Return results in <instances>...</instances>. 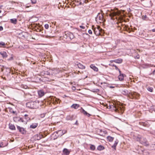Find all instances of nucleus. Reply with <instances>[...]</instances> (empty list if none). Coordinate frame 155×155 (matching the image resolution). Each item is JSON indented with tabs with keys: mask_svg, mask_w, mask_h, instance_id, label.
Here are the masks:
<instances>
[{
	"mask_svg": "<svg viewBox=\"0 0 155 155\" xmlns=\"http://www.w3.org/2000/svg\"><path fill=\"white\" fill-rule=\"evenodd\" d=\"M92 29L94 34L97 36L101 35V33H104V30L99 26H97V27L95 28L94 26H92Z\"/></svg>",
	"mask_w": 155,
	"mask_h": 155,
	"instance_id": "nucleus-1",
	"label": "nucleus"
},
{
	"mask_svg": "<svg viewBox=\"0 0 155 155\" xmlns=\"http://www.w3.org/2000/svg\"><path fill=\"white\" fill-rule=\"evenodd\" d=\"M38 103L36 101H31L26 103V105L27 107L31 108H36L38 107Z\"/></svg>",
	"mask_w": 155,
	"mask_h": 155,
	"instance_id": "nucleus-2",
	"label": "nucleus"
},
{
	"mask_svg": "<svg viewBox=\"0 0 155 155\" xmlns=\"http://www.w3.org/2000/svg\"><path fill=\"white\" fill-rule=\"evenodd\" d=\"M117 112L118 111L120 114H122L124 111V108L122 104L117 101Z\"/></svg>",
	"mask_w": 155,
	"mask_h": 155,
	"instance_id": "nucleus-3",
	"label": "nucleus"
},
{
	"mask_svg": "<svg viewBox=\"0 0 155 155\" xmlns=\"http://www.w3.org/2000/svg\"><path fill=\"white\" fill-rule=\"evenodd\" d=\"M96 21L97 22L101 23H103L105 20L103 18L102 15L99 14L96 18Z\"/></svg>",
	"mask_w": 155,
	"mask_h": 155,
	"instance_id": "nucleus-4",
	"label": "nucleus"
},
{
	"mask_svg": "<svg viewBox=\"0 0 155 155\" xmlns=\"http://www.w3.org/2000/svg\"><path fill=\"white\" fill-rule=\"evenodd\" d=\"M109 15L111 20H114L116 19V12L115 10H112L109 14Z\"/></svg>",
	"mask_w": 155,
	"mask_h": 155,
	"instance_id": "nucleus-5",
	"label": "nucleus"
},
{
	"mask_svg": "<svg viewBox=\"0 0 155 155\" xmlns=\"http://www.w3.org/2000/svg\"><path fill=\"white\" fill-rule=\"evenodd\" d=\"M65 36L64 37L67 38L69 37L70 39H73L74 37L73 34L70 32H65Z\"/></svg>",
	"mask_w": 155,
	"mask_h": 155,
	"instance_id": "nucleus-6",
	"label": "nucleus"
},
{
	"mask_svg": "<svg viewBox=\"0 0 155 155\" xmlns=\"http://www.w3.org/2000/svg\"><path fill=\"white\" fill-rule=\"evenodd\" d=\"M117 70L119 71V75L118 76V79L120 81H123L124 79V74H121V72L119 69L117 68Z\"/></svg>",
	"mask_w": 155,
	"mask_h": 155,
	"instance_id": "nucleus-7",
	"label": "nucleus"
},
{
	"mask_svg": "<svg viewBox=\"0 0 155 155\" xmlns=\"http://www.w3.org/2000/svg\"><path fill=\"white\" fill-rule=\"evenodd\" d=\"M140 143L143 144L145 146H147L148 145V144L147 143V141L146 139L143 138H141V141L140 142Z\"/></svg>",
	"mask_w": 155,
	"mask_h": 155,
	"instance_id": "nucleus-8",
	"label": "nucleus"
},
{
	"mask_svg": "<svg viewBox=\"0 0 155 155\" xmlns=\"http://www.w3.org/2000/svg\"><path fill=\"white\" fill-rule=\"evenodd\" d=\"M130 95L133 96V97H135L136 99H138L140 96L139 94L136 92L132 93Z\"/></svg>",
	"mask_w": 155,
	"mask_h": 155,
	"instance_id": "nucleus-9",
	"label": "nucleus"
},
{
	"mask_svg": "<svg viewBox=\"0 0 155 155\" xmlns=\"http://www.w3.org/2000/svg\"><path fill=\"white\" fill-rule=\"evenodd\" d=\"M14 120L15 122H17L18 121H21L22 122H24V120H23L22 118H19L18 117H15L14 118Z\"/></svg>",
	"mask_w": 155,
	"mask_h": 155,
	"instance_id": "nucleus-10",
	"label": "nucleus"
},
{
	"mask_svg": "<svg viewBox=\"0 0 155 155\" xmlns=\"http://www.w3.org/2000/svg\"><path fill=\"white\" fill-rule=\"evenodd\" d=\"M110 63L109 65L113 67H115V69H116V60H111L110 61Z\"/></svg>",
	"mask_w": 155,
	"mask_h": 155,
	"instance_id": "nucleus-11",
	"label": "nucleus"
},
{
	"mask_svg": "<svg viewBox=\"0 0 155 155\" xmlns=\"http://www.w3.org/2000/svg\"><path fill=\"white\" fill-rule=\"evenodd\" d=\"M18 129L19 130V131L22 134H24L25 133V131L23 127H21L19 126H18Z\"/></svg>",
	"mask_w": 155,
	"mask_h": 155,
	"instance_id": "nucleus-12",
	"label": "nucleus"
},
{
	"mask_svg": "<svg viewBox=\"0 0 155 155\" xmlns=\"http://www.w3.org/2000/svg\"><path fill=\"white\" fill-rule=\"evenodd\" d=\"M38 94L39 97H41L45 95V93L43 91L40 90L38 91Z\"/></svg>",
	"mask_w": 155,
	"mask_h": 155,
	"instance_id": "nucleus-13",
	"label": "nucleus"
},
{
	"mask_svg": "<svg viewBox=\"0 0 155 155\" xmlns=\"http://www.w3.org/2000/svg\"><path fill=\"white\" fill-rule=\"evenodd\" d=\"M64 153L66 155H68L70 153V151H69L68 149L64 148L63 151Z\"/></svg>",
	"mask_w": 155,
	"mask_h": 155,
	"instance_id": "nucleus-14",
	"label": "nucleus"
},
{
	"mask_svg": "<svg viewBox=\"0 0 155 155\" xmlns=\"http://www.w3.org/2000/svg\"><path fill=\"white\" fill-rule=\"evenodd\" d=\"M90 68L95 71H98V68L94 66V64H91L90 65Z\"/></svg>",
	"mask_w": 155,
	"mask_h": 155,
	"instance_id": "nucleus-15",
	"label": "nucleus"
},
{
	"mask_svg": "<svg viewBox=\"0 0 155 155\" xmlns=\"http://www.w3.org/2000/svg\"><path fill=\"white\" fill-rule=\"evenodd\" d=\"M82 113H83L84 115L87 116L88 117H89L91 116V115L87 113L86 111H85L84 109H82V110L81 111Z\"/></svg>",
	"mask_w": 155,
	"mask_h": 155,
	"instance_id": "nucleus-16",
	"label": "nucleus"
},
{
	"mask_svg": "<svg viewBox=\"0 0 155 155\" xmlns=\"http://www.w3.org/2000/svg\"><path fill=\"white\" fill-rule=\"evenodd\" d=\"M0 54L2 55V56L3 58H5L7 57V54L5 51L0 52Z\"/></svg>",
	"mask_w": 155,
	"mask_h": 155,
	"instance_id": "nucleus-17",
	"label": "nucleus"
},
{
	"mask_svg": "<svg viewBox=\"0 0 155 155\" xmlns=\"http://www.w3.org/2000/svg\"><path fill=\"white\" fill-rule=\"evenodd\" d=\"M9 127L10 129L12 130H15V126L12 124L10 123L9 124Z\"/></svg>",
	"mask_w": 155,
	"mask_h": 155,
	"instance_id": "nucleus-18",
	"label": "nucleus"
},
{
	"mask_svg": "<svg viewBox=\"0 0 155 155\" xmlns=\"http://www.w3.org/2000/svg\"><path fill=\"white\" fill-rule=\"evenodd\" d=\"M77 66L78 67L81 69H84L85 68V67L83 65L81 64L80 63H78L77 64Z\"/></svg>",
	"mask_w": 155,
	"mask_h": 155,
	"instance_id": "nucleus-19",
	"label": "nucleus"
},
{
	"mask_svg": "<svg viewBox=\"0 0 155 155\" xmlns=\"http://www.w3.org/2000/svg\"><path fill=\"white\" fill-rule=\"evenodd\" d=\"M122 93L124 95H127L130 94V92L127 91V90H125L122 91Z\"/></svg>",
	"mask_w": 155,
	"mask_h": 155,
	"instance_id": "nucleus-20",
	"label": "nucleus"
},
{
	"mask_svg": "<svg viewBox=\"0 0 155 155\" xmlns=\"http://www.w3.org/2000/svg\"><path fill=\"white\" fill-rule=\"evenodd\" d=\"M79 105L78 104H74L71 105V108H74L75 109H77L79 107Z\"/></svg>",
	"mask_w": 155,
	"mask_h": 155,
	"instance_id": "nucleus-21",
	"label": "nucleus"
},
{
	"mask_svg": "<svg viewBox=\"0 0 155 155\" xmlns=\"http://www.w3.org/2000/svg\"><path fill=\"white\" fill-rule=\"evenodd\" d=\"M38 126V124L37 123H33L30 126V127L31 128L34 129L35 128Z\"/></svg>",
	"mask_w": 155,
	"mask_h": 155,
	"instance_id": "nucleus-22",
	"label": "nucleus"
},
{
	"mask_svg": "<svg viewBox=\"0 0 155 155\" xmlns=\"http://www.w3.org/2000/svg\"><path fill=\"white\" fill-rule=\"evenodd\" d=\"M11 22L14 24H15L17 22V20L16 18H13L10 19Z\"/></svg>",
	"mask_w": 155,
	"mask_h": 155,
	"instance_id": "nucleus-23",
	"label": "nucleus"
},
{
	"mask_svg": "<svg viewBox=\"0 0 155 155\" xmlns=\"http://www.w3.org/2000/svg\"><path fill=\"white\" fill-rule=\"evenodd\" d=\"M140 124L145 127H148L149 126V124L147 122H141L140 123Z\"/></svg>",
	"mask_w": 155,
	"mask_h": 155,
	"instance_id": "nucleus-24",
	"label": "nucleus"
},
{
	"mask_svg": "<svg viewBox=\"0 0 155 155\" xmlns=\"http://www.w3.org/2000/svg\"><path fill=\"white\" fill-rule=\"evenodd\" d=\"M151 2V1H149L148 2H144L143 3V4H144V5L145 6V7H149L150 6V5L147 4V3H150Z\"/></svg>",
	"mask_w": 155,
	"mask_h": 155,
	"instance_id": "nucleus-25",
	"label": "nucleus"
},
{
	"mask_svg": "<svg viewBox=\"0 0 155 155\" xmlns=\"http://www.w3.org/2000/svg\"><path fill=\"white\" fill-rule=\"evenodd\" d=\"M36 137H37L36 138L37 140H39L42 137V135H40V134H37Z\"/></svg>",
	"mask_w": 155,
	"mask_h": 155,
	"instance_id": "nucleus-26",
	"label": "nucleus"
},
{
	"mask_svg": "<svg viewBox=\"0 0 155 155\" xmlns=\"http://www.w3.org/2000/svg\"><path fill=\"white\" fill-rule=\"evenodd\" d=\"M23 120H24L25 121L24 122H25V123H26L27 122L30 120L29 118L28 117H25L23 118H22Z\"/></svg>",
	"mask_w": 155,
	"mask_h": 155,
	"instance_id": "nucleus-27",
	"label": "nucleus"
},
{
	"mask_svg": "<svg viewBox=\"0 0 155 155\" xmlns=\"http://www.w3.org/2000/svg\"><path fill=\"white\" fill-rule=\"evenodd\" d=\"M104 149V147L101 145H100L98 146L97 147V149L99 150H103Z\"/></svg>",
	"mask_w": 155,
	"mask_h": 155,
	"instance_id": "nucleus-28",
	"label": "nucleus"
},
{
	"mask_svg": "<svg viewBox=\"0 0 155 155\" xmlns=\"http://www.w3.org/2000/svg\"><path fill=\"white\" fill-rule=\"evenodd\" d=\"M107 139L109 141H112L114 140V138L110 136H108L107 137Z\"/></svg>",
	"mask_w": 155,
	"mask_h": 155,
	"instance_id": "nucleus-29",
	"label": "nucleus"
},
{
	"mask_svg": "<svg viewBox=\"0 0 155 155\" xmlns=\"http://www.w3.org/2000/svg\"><path fill=\"white\" fill-rule=\"evenodd\" d=\"M122 61L123 60L121 58H118L117 59V63H121L122 62Z\"/></svg>",
	"mask_w": 155,
	"mask_h": 155,
	"instance_id": "nucleus-30",
	"label": "nucleus"
},
{
	"mask_svg": "<svg viewBox=\"0 0 155 155\" xmlns=\"http://www.w3.org/2000/svg\"><path fill=\"white\" fill-rule=\"evenodd\" d=\"M72 117L71 116H68L66 117V119L68 120H72Z\"/></svg>",
	"mask_w": 155,
	"mask_h": 155,
	"instance_id": "nucleus-31",
	"label": "nucleus"
},
{
	"mask_svg": "<svg viewBox=\"0 0 155 155\" xmlns=\"http://www.w3.org/2000/svg\"><path fill=\"white\" fill-rule=\"evenodd\" d=\"M110 108H114V110L115 112L116 111V105H115L114 106L113 105L110 106Z\"/></svg>",
	"mask_w": 155,
	"mask_h": 155,
	"instance_id": "nucleus-32",
	"label": "nucleus"
},
{
	"mask_svg": "<svg viewBox=\"0 0 155 155\" xmlns=\"http://www.w3.org/2000/svg\"><path fill=\"white\" fill-rule=\"evenodd\" d=\"M90 149L92 150H94L95 149V146L93 145H91L90 147Z\"/></svg>",
	"mask_w": 155,
	"mask_h": 155,
	"instance_id": "nucleus-33",
	"label": "nucleus"
},
{
	"mask_svg": "<svg viewBox=\"0 0 155 155\" xmlns=\"http://www.w3.org/2000/svg\"><path fill=\"white\" fill-rule=\"evenodd\" d=\"M142 138L140 137V136H139L137 137V138L136 139V140L137 141H140V142L141 141V138Z\"/></svg>",
	"mask_w": 155,
	"mask_h": 155,
	"instance_id": "nucleus-34",
	"label": "nucleus"
},
{
	"mask_svg": "<svg viewBox=\"0 0 155 155\" xmlns=\"http://www.w3.org/2000/svg\"><path fill=\"white\" fill-rule=\"evenodd\" d=\"M116 143H115L112 146V147L114 150H116Z\"/></svg>",
	"mask_w": 155,
	"mask_h": 155,
	"instance_id": "nucleus-35",
	"label": "nucleus"
},
{
	"mask_svg": "<svg viewBox=\"0 0 155 155\" xmlns=\"http://www.w3.org/2000/svg\"><path fill=\"white\" fill-rule=\"evenodd\" d=\"M147 89L150 92H152L153 91V88L152 87H148Z\"/></svg>",
	"mask_w": 155,
	"mask_h": 155,
	"instance_id": "nucleus-36",
	"label": "nucleus"
},
{
	"mask_svg": "<svg viewBox=\"0 0 155 155\" xmlns=\"http://www.w3.org/2000/svg\"><path fill=\"white\" fill-rule=\"evenodd\" d=\"M5 45V43L4 42L2 41L0 42V47L2 46H4Z\"/></svg>",
	"mask_w": 155,
	"mask_h": 155,
	"instance_id": "nucleus-37",
	"label": "nucleus"
},
{
	"mask_svg": "<svg viewBox=\"0 0 155 155\" xmlns=\"http://www.w3.org/2000/svg\"><path fill=\"white\" fill-rule=\"evenodd\" d=\"M45 27L46 29H48L49 28V25L48 24H46L45 25Z\"/></svg>",
	"mask_w": 155,
	"mask_h": 155,
	"instance_id": "nucleus-38",
	"label": "nucleus"
},
{
	"mask_svg": "<svg viewBox=\"0 0 155 155\" xmlns=\"http://www.w3.org/2000/svg\"><path fill=\"white\" fill-rule=\"evenodd\" d=\"M31 2L32 4H34L36 3V0H31Z\"/></svg>",
	"mask_w": 155,
	"mask_h": 155,
	"instance_id": "nucleus-39",
	"label": "nucleus"
},
{
	"mask_svg": "<svg viewBox=\"0 0 155 155\" xmlns=\"http://www.w3.org/2000/svg\"><path fill=\"white\" fill-rule=\"evenodd\" d=\"M62 134H61V135H63L64 134H65V133H66L67 131L66 130H62Z\"/></svg>",
	"mask_w": 155,
	"mask_h": 155,
	"instance_id": "nucleus-40",
	"label": "nucleus"
},
{
	"mask_svg": "<svg viewBox=\"0 0 155 155\" xmlns=\"http://www.w3.org/2000/svg\"><path fill=\"white\" fill-rule=\"evenodd\" d=\"M88 33L89 34H92V31L91 30H89L88 31Z\"/></svg>",
	"mask_w": 155,
	"mask_h": 155,
	"instance_id": "nucleus-41",
	"label": "nucleus"
},
{
	"mask_svg": "<svg viewBox=\"0 0 155 155\" xmlns=\"http://www.w3.org/2000/svg\"><path fill=\"white\" fill-rule=\"evenodd\" d=\"M135 58L139 59L140 58V56L139 55H137V56L134 57Z\"/></svg>",
	"mask_w": 155,
	"mask_h": 155,
	"instance_id": "nucleus-42",
	"label": "nucleus"
},
{
	"mask_svg": "<svg viewBox=\"0 0 155 155\" xmlns=\"http://www.w3.org/2000/svg\"><path fill=\"white\" fill-rule=\"evenodd\" d=\"M3 146V144L2 143H0V147H2Z\"/></svg>",
	"mask_w": 155,
	"mask_h": 155,
	"instance_id": "nucleus-43",
	"label": "nucleus"
},
{
	"mask_svg": "<svg viewBox=\"0 0 155 155\" xmlns=\"http://www.w3.org/2000/svg\"><path fill=\"white\" fill-rule=\"evenodd\" d=\"M117 15H119V14H120V13H119V11H118V9L117 8Z\"/></svg>",
	"mask_w": 155,
	"mask_h": 155,
	"instance_id": "nucleus-44",
	"label": "nucleus"
},
{
	"mask_svg": "<svg viewBox=\"0 0 155 155\" xmlns=\"http://www.w3.org/2000/svg\"><path fill=\"white\" fill-rule=\"evenodd\" d=\"M12 4H13L14 3H17V4H18V2H14V1H12Z\"/></svg>",
	"mask_w": 155,
	"mask_h": 155,
	"instance_id": "nucleus-45",
	"label": "nucleus"
},
{
	"mask_svg": "<svg viewBox=\"0 0 155 155\" xmlns=\"http://www.w3.org/2000/svg\"><path fill=\"white\" fill-rule=\"evenodd\" d=\"M3 29V28L2 26H0V31L2 30Z\"/></svg>",
	"mask_w": 155,
	"mask_h": 155,
	"instance_id": "nucleus-46",
	"label": "nucleus"
},
{
	"mask_svg": "<svg viewBox=\"0 0 155 155\" xmlns=\"http://www.w3.org/2000/svg\"><path fill=\"white\" fill-rule=\"evenodd\" d=\"M80 27L82 29L85 28V27L82 26H80Z\"/></svg>",
	"mask_w": 155,
	"mask_h": 155,
	"instance_id": "nucleus-47",
	"label": "nucleus"
},
{
	"mask_svg": "<svg viewBox=\"0 0 155 155\" xmlns=\"http://www.w3.org/2000/svg\"><path fill=\"white\" fill-rule=\"evenodd\" d=\"M155 70H154L153 72V73H152V74H153V75H154L155 74Z\"/></svg>",
	"mask_w": 155,
	"mask_h": 155,
	"instance_id": "nucleus-48",
	"label": "nucleus"
},
{
	"mask_svg": "<svg viewBox=\"0 0 155 155\" xmlns=\"http://www.w3.org/2000/svg\"><path fill=\"white\" fill-rule=\"evenodd\" d=\"M152 31L153 32H155V29H152Z\"/></svg>",
	"mask_w": 155,
	"mask_h": 155,
	"instance_id": "nucleus-49",
	"label": "nucleus"
},
{
	"mask_svg": "<svg viewBox=\"0 0 155 155\" xmlns=\"http://www.w3.org/2000/svg\"><path fill=\"white\" fill-rule=\"evenodd\" d=\"M25 117H28V115H27V114H25Z\"/></svg>",
	"mask_w": 155,
	"mask_h": 155,
	"instance_id": "nucleus-50",
	"label": "nucleus"
},
{
	"mask_svg": "<svg viewBox=\"0 0 155 155\" xmlns=\"http://www.w3.org/2000/svg\"><path fill=\"white\" fill-rule=\"evenodd\" d=\"M75 87H73V90H75Z\"/></svg>",
	"mask_w": 155,
	"mask_h": 155,
	"instance_id": "nucleus-51",
	"label": "nucleus"
},
{
	"mask_svg": "<svg viewBox=\"0 0 155 155\" xmlns=\"http://www.w3.org/2000/svg\"><path fill=\"white\" fill-rule=\"evenodd\" d=\"M61 131V130H59L57 132V133H58V132H60V131Z\"/></svg>",
	"mask_w": 155,
	"mask_h": 155,
	"instance_id": "nucleus-52",
	"label": "nucleus"
},
{
	"mask_svg": "<svg viewBox=\"0 0 155 155\" xmlns=\"http://www.w3.org/2000/svg\"><path fill=\"white\" fill-rule=\"evenodd\" d=\"M117 28H118V29H120V28L119 26H118V27H117Z\"/></svg>",
	"mask_w": 155,
	"mask_h": 155,
	"instance_id": "nucleus-53",
	"label": "nucleus"
},
{
	"mask_svg": "<svg viewBox=\"0 0 155 155\" xmlns=\"http://www.w3.org/2000/svg\"><path fill=\"white\" fill-rule=\"evenodd\" d=\"M1 12H2V11L1 10H0V13H1Z\"/></svg>",
	"mask_w": 155,
	"mask_h": 155,
	"instance_id": "nucleus-54",
	"label": "nucleus"
},
{
	"mask_svg": "<svg viewBox=\"0 0 155 155\" xmlns=\"http://www.w3.org/2000/svg\"><path fill=\"white\" fill-rule=\"evenodd\" d=\"M29 7V6H26V8H27V7Z\"/></svg>",
	"mask_w": 155,
	"mask_h": 155,
	"instance_id": "nucleus-55",
	"label": "nucleus"
}]
</instances>
